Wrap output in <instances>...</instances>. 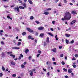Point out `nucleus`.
Instances as JSON below:
<instances>
[{"label": "nucleus", "mask_w": 78, "mask_h": 78, "mask_svg": "<svg viewBox=\"0 0 78 78\" xmlns=\"http://www.w3.org/2000/svg\"><path fill=\"white\" fill-rule=\"evenodd\" d=\"M71 13L69 12H66L65 14V16H64V18L62 19V20L64 21L65 19L66 20H70L71 18Z\"/></svg>", "instance_id": "obj_1"}, {"label": "nucleus", "mask_w": 78, "mask_h": 78, "mask_svg": "<svg viewBox=\"0 0 78 78\" xmlns=\"http://www.w3.org/2000/svg\"><path fill=\"white\" fill-rule=\"evenodd\" d=\"M27 30L28 31L30 32V33H33L34 32V31L33 30L29 28H27Z\"/></svg>", "instance_id": "obj_2"}, {"label": "nucleus", "mask_w": 78, "mask_h": 78, "mask_svg": "<svg viewBox=\"0 0 78 78\" xmlns=\"http://www.w3.org/2000/svg\"><path fill=\"white\" fill-rule=\"evenodd\" d=\"M14 9L15 11H17L18 12H20V10L19 9V6H17L16 7L14 8Z\"/></svg>", "instance_id": "obj_3"}, {"label": "nucleus", "mask_w": 78, "mask_h": 78, "mask_svg": "<svg viewBox=\"0 0 78 78\" xmlns=\"http://www.w3.org/2000/svg\"><path fill=\"white\" fill-rule=\"evenodd\" d=\"M71 14L73 15H75V14H77V13L75 11H72L71 12Z\"/></svg>", "instance_id": "obj_4"}, {"label": "nucleus", "mask_w": 78, "mask_h": 78, "mask_svg": "<svg viewBox=\"0 0 78 78\" xmlns=\"http://www.w3.org/2000/svg\"><path fill=\"white\" fill-rule=\"evenodd\" d=\"M33 71H32L31 70H30L29 71V73H30V76H33Z\"/></svg>", "instance_id": "obj_5"}, {"label": "nucleus", "mask_w": 78, "mask_h": 78, "mask_svg": "<svg viewBox=\"0 0 78 78\" xmlns=\"http://www.w3.org/2000/svg\"><path fill=\"white\" fill-rule=\"evenodd\" d=\"M76 22V20H73V21L71 22L70 23V24L71 25H73Z\"/></svg>", "instance_id": "obj_6"}, {"label": "nucleus", "mask_w": 78, "mask_h": 78, "mask_svg": "<svg viewBox=\"0 0 78 78\" xmlns=\"http://www.w3.org/2000/svg\"><path fill=\"white\" fill-rule=\"evenodd\" d=\"M51 50L52 51H53V52H55V53H56V50H57L56 49V48H54L53 49H52Z\"/></svg>", "instance_id": "obj_7"}, {"label": "nucleus", "mask_w": 78, "mask_h": 78, "mask_svg": "<svg viewBox=\"0 0 78 78\" xmlns=\"http://www.w3.org/2000/svg\"><path fill=\"white\" fill-rule=\"evenodd\" d=\"M73 70V69H71L68 70V73H72V70Z\"/></svg>", "instance_id": "obj_8"}, {"label": "nucleus", "mask_w": 78, "mask_h": 78, "mask_svg": "<svg viewBox=\"0 0 78 78\" xmlns=\"http://www.w3.org/2000/svg\"><path fill=\"white\" fill-rule=\"evenodd\" d=\"M44 27H41L38 28V30H44Z\"/></svg>", "instance_id": "obj_9"}, {"label": "nucleus", "mask_w": 78, "mask_h": 78, "mask_svg": "<svg viewBox=\"0 0 78 78\" xmlns=\"http://www.w3.org/2000/svg\"><path fill=\"white\" fill-rule=\"evenodd\" d=\"M10 64H11V65H12V66H15L16 65V62H14L13 61H12L10 62Z\"/></svg>", "instance_id": "obj_10"}, {"label": "nucleus", "mask_w": 78, "mask_h": 78, "mask_svg": "<svg viewBox=\"0 0 78 78\" xmlns=\"http://www.w3.org/2000/svg\"><path fill=\"white\" fill-rule=\"evenodd\" d=\"M40 37H42L44 36V34L41 33L40 35Z\"/></svg>", "instance_id": "obj_11"}, {"label": "nucleus", "mask_w": 78, "mask_h": 78, "mask_svg": "<svg viewBox=\"0 0 78 78\" xmlns=\"http://www.w3.org/2000/svg\"><path fill=\"white\" fill-rule=\"evenodd\" d=\"M28 2H29L30 4H31V5H32V4H33V2L31 0H28Z\"/></svg>", "instance_id": "obj_12"}, {"label": "nucleus", "mask_w": 78, "mask_h": 78, "mask_svg": "<svg viewBox=\"0 0 78 78\" xmlns=\"http://www.w3.org/2000/svg\"><path fill=\"white\" fill-rule=\"evenodd\" d=\"M47 40H46V42L48 43L50 42V40H49V37H47Z\"/></svg>", "instance_id": "obj_13"}, {"label": "nucleus", "mask_w": 78, "mask_h": 78, "mask_svg": "<svg viewBox=\"0 0 78 78\" xmlns=\"http://www.w3.org/2000/svg\"><path fill=\"white\" fill-rule=\"evenodd\" d=\"M10 56L11 57H12L13 58H14L16 57V55H13V54H11L10 55Z\"/></svg>", "instance_id": "obj_14"}, {"label": "nucleus", "mask_w": 78, "mask_h": 78, "mask_svg": "<svg viewBox=\"0 0 78 78\" xmlns=\"http://www.w3.org/2000/svg\"><path fill=\"white\" fill-rule=\"evenodd\" d=\"M65 36L67 37H69L70 36V35L69 34H65Z\"/></svg>", "instance_id": "obj_15"}, {"label": "nucleus", "mask_w": 78, "mask_h": 78, "mask_svg": "<svg viewBox=\"0 0 78 78\" xmlns=\"http://www.w3.org/2000/svg\"><path fill=\"white\" fill-rule=\"evenodd\" d=\"M44 14H45V15H48L49 14V12H44L43 13Z\"/></svg>", "instance_id": "obj_16"}, {"label": "nucleus", "mask_w": 78, "mask_h": 78, "mask_svg": "<svg viewBox=\"0 0 78 78\" xmlns=\"http://www.w3.org/2000/svg\"><path fill=\"white\" fill-rule=\"evenodd\" d=\"M48 34H49L50 35V36H52V37H53V36H54L53 35V34H51L50 33H48Z\"/></svg>", "instance_id": "obj_17"}, {"label": "nucleus", "mask_w": 78, "mask_h": 78, "mask_svg": "<svg viewBox=\"0 0 78 78\" xmlns=\"http://www.w3.org/2000/svg\"><path fill=\"white\" fill-rule=\"evenodd\" d=\"M69 41L68 40H66V44H69Z\"/></svg>", "instance_id": "obj_18"}, {"label": "nucleus", "mask_w": 78, "mask_h": 78, "mask_svg": "<svg viewBox=\"0 0 78 78\" xmlns=\"http://www.w3.org/2000/svg\"><path fill=\"white\" fill-rule=\"evenodd\" d=\"M20 9H24V7L22 6H20L19 7Z\"/></svg>", "instance_id": "obj_19"}, {"label": "nucleus", "mask_w": 78, "mask_h": 78, "mask_svg": "<svg viewBox=\"0 0 78 78\" xmlns=\"http://www.w3.org/2000/svg\"><path fill=\"white\" fill-rule=\"evenodd\" d=\"M27 34V32H24L22 34L23 36H25Z\"/></svg>", "instance_id": "obj_20"}, {"label": "nucleus", "mask_w": 78, "mask_h": 78, "mask_svg": "<svg viewBox=\"0 0 78 78\" xmlns=\"http://www.w3.org/2000/svg\"><path fill=\"white\" fill-rule=\"evenodd\" d=\"M28 51H29V50L28 49H27L25 50V53L27 54L28 53Z\"/></svg>", "instance_id": "obj_21"}, {"label": "nucleus", "mask_w": 78, "mask_h": 78, "mask_svg": "<svg viewBox=\"0 0 78 78\" xmlns=\"http://www.w3.org/2000/svg\"><path fill=\"white\" fill-rule=\"evenodd\" d=\"M12 49H20V48H17V47H13L12 48Z\"/></svg>", "instance_id": "obj_22"}, {"label": "nucleus", "mask_w": 78, "mask_h": 78, "mask_svg": "<svg viewBox=\"0 0 78 78\" xmlns=\"http://www.w3.org/2000/svg\"><path fill=\"white\" fill-rule=\"evenodd\" d=\"M23 6H24V8H26V7H27V6H26V3H24L23 4Z\"/></svg>", "instance_id": "obj_23"}, {"label": "nucleus", "mask_w": 78, "mask_h": 78, "mask_svg": "<svg viewBox=\"0 0 78 78\" xmlns=\"http://www.w3.org/2000/svg\"><path fill=\"white\" fill-rule=\"evenodd\" d=\"M30 19L31 20H33V19H34V17L33 16H31L30 17Z\"/></svg>", "instance_id": "obj_24"}, {"label": "nucleus", "mask_w": 78, "mask_h": 78, "mask_svg": "<svg viewBox=\"0 0 78 78\" xmlns=\"http://www.w3.org/2000/svg\"><path fill=\"white\" fill-rule=\"evenodd\" d=\"M2 69L3 70V71H4L5 70V69L4 67L3 66H2Z\"/></svg>", "instance_id": "obj_25"}, {"label": "nucleus", "mask_w": 78, "mask_h": 78, "mask_svg": "<svg viewBox=\"0 0 78 78\" xmlns=\"http://www.w3.org/2000/svg\"><path fill=\"white\" fill-rule=\"evenodd\" d=\"M2 57H4L5 56V54L3 52H2Z\"/></svg>", "instance_id": "obj_26"}, {"label": "nucleus", "mask_w": 78, "mask_h": 78, "mask_svg": "<svg viewBox=\"0 0 78 78\" xmlns=\"http://www.w3.org/2000/svg\"><path fill=\"white\" fill-rule=\"evenodd\" d=\"M63 70L65 71V72H67V69L65 68H63Z\"/></svg>", "instance_id": "obj_27"}, {"label": "nucleus", "mask_w": 78, "mask_h": 78, "mask_svg": "<svg viewBox=\"0 0 78 78\" xmlns=\"http://www.w3.org/2000/svg\"><path fill=\"white\" fill-rule=\"evenodd\" d=\"M35 22L37 23V24H39V23H40V22L38 21H36Z\"/></svg>", "instance_id": "obj_28"}, {"label": "nucleus", "mask_w": 78, "mask_h": 78, "mask_svg": "<svg viewBox=\"0 0 78 78\" xmlns=\"http://www.w3.org/2000/svg\"><path fill=\"white\" fill-rule=\"evenodd\" d=\"M75 57L76 58H78V54H76L75 55Z\"/></svg>", "instance_id": "obj_29"}, {"label": "nucleus", "mask_w": 78, "mask_h": 78, "mask_svg": "<svg viewBox=\"0 0 78 78\" xmlns=\"http://www.w3.org/2000/svg\"><path fill=\"white\" fill-rule=\"evenodd\" d=\"M17 45L18 46L20 45H21V42H18Z\"/></svg>", "instance_id": "obj_30"}, {"label": "nucleus", "mask_w": 78, "mask_h": 78, "mask_svg": "<svg viewBox=\"0 0 78 78\" xmlns=\"http://www.w3.org/2000/svg\"><path fill=\"white\" fill-rule=\"evenodd\" d=\"M32 37L31 36L29 35L28 36V39H31Z\"/></svg>", "instance_id": "obj_31"}, {"label": "nucleus", "mask_w": 78, "mask_h": 78, "mask_svg": "<svg viewBox=\"0 0 78 78\" xmlns=\"http://www.w3.org/2000/svg\"><path fill=\"white\" fill-rule=\"evenodd\" d=\"M73 66L74 68H76V65H73Z\"/></svg>", "instance_id": "obj_32"}, {"label": "nucleus", "mask_w": 78, "mask_h": 78, "mask_svg": "<svg viewBox=\"0 0 78 78\" xmlns=\"http://www.w3.org/2000/svg\"><path fill=\"white\" fill-rule=\"evenodd\" d=\"M70 43H71V44H73V43H74V41L72 40L70 42Z\"/></svg>", "instance_id": "obj_33"}, {"label": "nucleus", "mask_w": 78, "mask_h": 78, "mask_svg": "<svg viewBox=\"0 0 78 78\" xmlns=\"http://www.w3.org/2000/svg\"><path fill=\"white\" fill-rule=\"evenodd\" d=\"M0 77H2L3 76V73H0Z\"/></svg>", "instance_id": "obj_34"}, {"label": "nucleus", "mask_w": 78, "mask_h": 78, "mask_svg": "<svg viewBox=\"0 0 78 78\" xmlns=\"http://www.w3.org/2000/svg\"><path fill=\"white\" fill-rule=\"evenodd\" d=\"M12 76H13V77H15L16 76V75L15 74H13L12 75Z\"/></svg>", "instance_id": "obj_35"}, {"label": "nucleus", "mask_w": 78, "mask_h": 78, "mask_svg": "<svg viewBox=\"0 0 78 78\" xmlns=\"http://www.w3.org/2000/svg\"><path fill=\"white\" fill-rule=\"evenodd\" d=\"M60 56L61 58H63V56H64V55H63V54H62L60 55Z\"/></svg>", "instance_id": "obj_36"}, {"label": "nucleus", "mask_w": 78, "mask_h": 78, "mask_svg": "<svg viewBox=\"0 0 78 78\" xmlns=\"http://www.w3.org/2000/svg\"><path fill=\"white\" fill-rule=\"evenodd\" d=\"M21 67H22V68H24L25 66L23 64L21 65Z\"/></svg>", "instance_id": "obj_37"}, {"label": "nucleus", "mask_w": 78, "mask_h": 78, "mask_svg": "<svg viewBox=\"0 0 78 78\" xmlns=\"http://www.w3.org/2000/svg\"><path fill=\"white\" fill-rule=\"evenodd\" d=\"M62 65H64V64H65V62H64V61H62Z\"/></svg>", "instance_id": "obj_38"}, {"label": "nucleus", "mask_w": 78, "mask_h": 78, "mask_svg": "<svg viewBox=\"0 0 78 78\" xmlns=\"http://www.w3.org/2000/svg\"><path fill=\"white\" fill-rule=\"evenodd\" d=\"M12 53V51L7 52V54L8 55H9V54H11Z\"/></svg>", "instance_id": "obj_39"}, {"label": "nucleus", "mask_w": 78, "mask_h": 78, "mask_svg": "<svg viewBox=\"0 0 78 78\" xmlns=\"http://www.w3.org/2000/svg\"><path fill=\"white\" fill-rule=\"evenodd\" d=\"M20 57H21V58H23V55H22V54H20Z\"/></svg>", "instance_id": "obj_40"}, {"label": "nucleus", "mask_w": 78, "mask_h": 78, "mask_svg": "<svg viewBox=\"0 0 78 78\" xmlns=\"http://www.w3.org/2000/svg\"><path fill=\"white\" fill-rule=\"evenodd\" d=\"M73 61H75L76 60V59H75V57H73L72 58Z\"/></svg>", "instance_id": "obj_41"}, {"label": "nucleus", "mask_w": 78, "mask_h": 78, "mask_svg": "<svg viewBox=\"0 0 78 78\" xmlns=\"http://www.w3.org/2000/svg\"><path fill=\"white\" fill-rule=\"evenodd\" d=\"M38 52L40 54H41V53H42V52H41L40 50H38Z\"/></svg>", "instance_id": "obj_42"}, {"label": "nucleus", "mask_w": 78, "mask_h": 78, "mask_svg": "<svg viewBox=\"0 0 78 78\" xmlns=\"http://www.w3.org/2000/svg\"><path fill=\"white\" fill-rule=\"evenodd\" d=\"M64 2L65 3H67V0H64Z\"/></svg>", "instance_id": "obj_43"}, {"label": "nucleus", "mask_w": 78, "mask_h": 78, "mask_svg": "<svg viewBox=\"0 0 78 78\" xmlns=\"http://www.w3.org/2000/svg\"><path fill=\"white\" fill-rule=\"evenodd\" d=\"M1 44L2 45H4V42L3 41H1Z\"/></svg>", "instance_id": "obj_44"}, {"label": "nucleus", "mask_w": 78, "mask_h": 78, "mask_svg": "<svg viewBox=\"0 0 78 78\" xmlns=\"http://www.w3.org/2000/svg\"><path fill=\"white\" fill-rule=\"evenodd\" d=\"M15 29H16V30L17 31H19V29L17 28H16Z\"/></svg>", "instance_id": "obj_45"}, {"label": "nucleus", "mask_w": 78, "mask_h": 78, "mask_svg": "<svg viewBox=\"0 0 78 78\" xmlns=\"http://www.w3.org/2000/svg\"><path fill=\"white\" fill-rule=\"evenodd\" d=\"M19 3H21V4H22V5H23V3L22 2V1H20Z\"/></svg>", "instance_id": "obj_46"}, {"label": "nucleus", "mask_w": 78, "mask_h": 78, "mask_svg": "<svg viewBox=\"0 0 78 78\" xmlns=\"http://www.w3.org/2000/svg\"><path fill=\"white\" fill-rule=\"evenodd\" d=\"M59 48L60 49H61V48H62V46H59Z\"/></svg>", "instance_id": "obj_47"}, {"label": "nucleus", "mask_w": 78, "mask_h": 78, "mask_svg": "<svg viewBox=\"0 0 78 78\" xmlns=\"http://www.w3.org/2000/svg\"><path fill=\"white\" fill-rule=\"evenodd\" d=\"M46 45H47V44H46V43L45 42H44V46L45 47Z\"/></svg>", "instance_id": "obj_48"}, {"label": "nucleus", "mask_w": 78, "mask_h": 78, "mask_svg": "<svg viewBox=\"0 0 78 78\" xmlns=\"http://www.w3.org/2000/svg\"><path fill=\"white\" fill-rule=\"evenodd\" d=\"M35 35L36 36H37L38 35V33H37V32H36L35 33Z\"/></svg>", "instance_id": "obj_49"}, {"label": "nucleus", "mask_w": 78, "mask_h": 78, "mask_svg": "<svg viewBox=\"0 0 78 78\" xmlns=\"http://www.w3.org/2000/svg\"><path fill=\"white\" fill-rule=\"evenodd\" d=\"M43 70H44V72H46V71H47V70H46V69H44V68L43 69Z\"/></svg>", "instance_id": "obj_50"}, {"label": "nucleus", "mask_w": 78, "mask_h": 78, "mask_svg": "<svg viewBox=\"0 0 78 78\" xmlns=\"http://www.w3.org/2000/svg\"><path fill=\"white\" fill-rule=\"evenodd\" d=\"M47 11H50L51 10V8H49L48 9H47Z\"/></svg>", "instance_id": "obj_51"}, {"label": "nucleus", "mask_w": 78, "mask_h": 78, "mask_svg": "<svg viewBox=\"0 0 78 78\" xmlns=\"http://www.w3.org/2000/svg\"><path fill=\"white\" fill-rule=\"evenodd\" d=\"M35 41V43H37V40H34Z\"/></svg>", "instance_id": "obj_52"}, {"label": "nucleus", "mask_w": 78, "mask_h": 78, "mask_svg": "<svg viewBox=\"0 0 78 78\" xmlns=\"http://www.w3.org/2000/svg\"><path fill=\"white\" fill-rule=\"evenodd\" d=\"M18 59L19 60H20V59H21V57L20 56H19V58H18Z\"/></svg>", "instance_id": "obj_53"}, {"label": "nucleus", "mask_w": 78, "mask_h": 78, "mask_svg": "<svg viewBox=\"0 0 78 78\" xmlns=\"http://www.w3.org/2000/svg\"><path fill=\"white\" fill-rule=\"evenodd\" d=\"M3 1L4 2H6V1L7 2H9V0H3Z\"/></svg>", "instance_id": "obj_54"}, {"label": "nucleus", "mask_w": 78, "mask_h": 78, "mask_svg": "<svg viewBox=\"0 0 78 78\" xmlns=\"http://www.w3.org/2000/svg\"><path fill=\"white\" fill-rule=\"evenodd\" d=\"M48 64H49V61H48L46 62V64H47V65H48Z\"/></svg>", "instance_id": "obj_55"}, {"label": "nucleus", "mask_w": 78, "mask_h": 78, "mask_svg": "<svg viewBox=\"0 0 78 78\" xmlns=\"http://www.w3.org/2000/svg\"><path fill=\"white\" fill-rule=\"evenodd\" d=\"M5 36L6 37H8V34H5Z\"/></svg>", "instance_id": "obj_56"}, {"label": "nucleus", "mask_w": 78, "mask_h": 78, "mask_svg": "<svg viewBox=\"0 0 78 78\" xmlns=\"http://www.w3.org/2000/svg\"><path fill=\"white\" fill-rule=\"evenodd\" d=\"M17 58H15L14 59V60H15V61H17Z\"/></svg>", "instance_id": "obj_57"}, {"label": "nucleus", "mask_w": 78, "mask_h": 78, "mask_svg": "<svg viewBox=\"0 0 78 78\" xmlns=\"http://www.w3.org/2000/svg\"><path fill=\"white\" fill-rule=\"evenodd\" d=\"M39 56H40V54H38L37 55V57H39Z\"/></svg>", "instance_id": "obj_58"}, {"label": "nucleus", "mask_w": 78, "mask_h": 78, "mask_svg": "<svg viewBox=\"0 0 78 78\" xmlns=\"http://www.w3.org/2000/svg\"><path fill=\"white\" fill-rule=\"evenodd\" d=\"M7 17L8 19H10V16H7Z\"/></svg>", "instance_id": "obj_59"}, {"label": "nucleus", "mask_w": 78, "mask_h": 78, "mask_svg": "<svg viewBox=\"0 0 78 78\" xmlns=\"http://www.w3.org/2000/svg\"><path fill=\"white\" fill-rule=\"evenodd\" d=\"M50 30L51 31H54V30L53 29V28H51L50 29Z\"/></svg>", "instance_id": "obj_60"}, {"label": "nucleus", "mask_w": 78, "mask_h": 78, "mask_svg": "<svg viewBox=\"0 0 78 78\" xmlns=\"http://www.w3.org/2000/svg\"><path fill=\"white\" fill-rule=\"evenodd\" d=\"M73 3H75V0H72Z\"/></svg>", "instance_id": "obj_61"}, {"label": "nucleus", "mask_w": 78, "mask_h": 78, "mask_svg": "<svg viewBox=\"0 0 78 78\" xmlns=\"http://www.w3.org/2000/svg\"><path fill=\"white\" fill-rule=\"evenodd\" d=\"M0 32H1V33H3V30H0Z\"/></svg>", "instance_id": "obj_62"}, {"label": "nucleus", "mask_w": 78, "mask_h": 78, "mask_svg": "<svg viewBox=\"0 0 78 78\" xmlns=\"http://www.w3.org/2000/svg\"><path fill=\"white\" fill-rule=\"evenodd\" d=\"M52 60L53 61H55V58H52Z\"/></svg>", "instance_id": "obj_63"}, {"label": "nucleus", "mask_w": 78, "mask_h": 78, "mask_svg": "<svg viewBox=\"0 0 78 78\" xmlns=\"http://www.w3.org/2000/svg\"><path fill=\"white\" fill-rule=\"evenodd\" d=\"M65 78H68V76H66Z\"/></svg>", "instance_id": "obj_64"}]
</instances>
